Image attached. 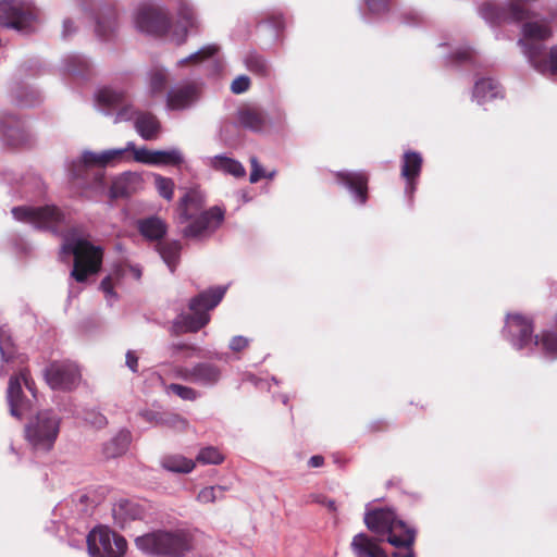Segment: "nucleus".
Returning a JSON list of instances; mask_svg holds the SVG:
<instances>
[{"mask_svg":"<svg viewBox=\"0 0 557 557\" xmlns=\"http://www.w3.org/2000/svg\"><path fill=\"white\" fill-rule=\"evenodd\" d=\"M205 197L197 188H190L180 199L176 210V224L185 239L202 242L210 238L222 225L225 210L213 206L202 210Z\"/></svg>","mask_w":557,"mask_h":557,"instance_id":"nucleus-1","label":"nucleus"},{"mask_svg":"<svg viewBox=\"0 0 557 557\" xmlns=\"http://www.w3.org/2000/svg\"><path fill=\"white\" fill-rule=\"evenodd\" d=\"M522 37L518 40L528 63L540 74L554 76L557 74V45L548 51L545 42L553 32L548 22L531 21L522 25Z\"/></svg>","mask_w":557,"mask_h":557,"instance_id":"nucleus-2","label":"nucleus"},{"mask_svg":"<svg viewBox=\"0 0 557 557\" xmlns=\"http://www.w3.org/2000/svg\"><path fill=\"white\" fill-rule=\"evenodd\" d=\"M73 257L71 276L84 283L90 274L97 273L102 264L103 249L90 243L77 228H72L63 236L60 258Z\"/></svg>","mask_w":557,"mask_h":557,"instance_id":"nucleus-3","label":"nucleus"},{"mask_svg":"<svg viewBox=\"0 0 557 557\" xmlns=\"http://www.w3.org/2000/svg\"><path fill=\"white\" fill-rule=\"evenodd\" d=\"M504 338L516 350L532 351L534 347H540L547 357L557 358V335L545 331L541 336H533L532 320L521 314L506 315L505 326L503 329Z\"/></svg>","mask_w":557,"mask_h":557,"instance_id":"nucleus-4","label":"nucleus"},{"mask_svg":"<svg viewBox=\"0 0 557 557\" xmlns=\"http://www.w3.org/2000/svg\"><path fill=\"white\" fill-rule=\"evenodd\" d=\"M135 545L150 557H184L193 548V536L184 529L157 530L137 536Z\"/></svg>","mask_w":557,"mask_h":557,"instance_id":"nucleus-5","label":"nucleus"},{"mask_svg":"<svg viewBox=\"0 0 557 557\" xmlns=\"http://www.w3.org/2000/svg\"><path fill=\"white\" fill-rule=\"evenodd\" d=\"M225 293V286H218L191 298L188 304L190 312H182L173 320L171 334L196 333L205 327L210 321L209 311L220 304Z\"/></svg>","mask_w":557,"mask_h":557,"instance_id":"nucleus-6","label":"nucleus"},{"mask_svg":"<svg viewBox=\"0 0 557 557\" xmlns=\"http://www.w3.org/2000/svg\"><path fill=\"white\" fill-rule=\"evenodd\" d=\"M363 521L370 531L380 535L387 534L386 541L395 547H409L416 541V530L398 519L392 509L368 510Z\"/></svg>","mask_w":557,"mask_h":557,"instance_id":"nucleus-7","label":"nucleus"},{"mask_svg":"<svg viewBox=\"0 0 557 557\" xmlns=\"http://www.w3.org/2000/svg\"><path fill=\"white\" fill-rule=\"evenodd\" d=\"M40 21V10L29 0H1L0 25L21 34L35 32Z\"/></svg>","mask_w":557,"mask_h":557,"instance_id":"nucleus-8","label":"nucleus"},{"mask_svg":"<svg viewBox=\"0 0 557 557\" xmlns=\"http://www.w3.org/2000/svg\"><path fill=\"white\" fill-rule=\"evenodd\" d=\"M60 417L52 410L37 412L25 425V437L36 451H49L60 432Z\"/></svg>","mask_w":557,"mask_h":557,"instance_id":"nucleus-9","label":"nucleus"},{"mask_svg":"<svg viewBox=\"0 0 557 557\" xmlns=\"http://www.w3.org/2000/svg\"><path fill=\"white\" fill-rule=\"evenodd\" d=\"M13 218L22 223L32 225L36 230L58 233V228L66 223L65 213L54 205L39 207L18 206L11 210Z\"/></svg>","mask_w":557,"mask_h":557,"instance_id":"nucleus-10","label":"nucleus"},{"mask_svg":"<svg viewBox=\"0 0 557 557\" xmlns=\"http://www.w3.org/2000/svg\"><path fill=\"white\" fill-rule=\"evenodd\" d=\"M36 399L34 381L26 369L17 375H12L7 389V400L10 413L16 419H22L33 408Z\"/></svg>","mask_w":557,"mask_h":557,"instance_id":"nucleus-11","label":"nucleus"},{"mask_svg":"<svg viewBox=\"0 0 557 557\" xmlns=\"http://www.w3.org/2000/svg\"><path fill=\"white\" fill-rule=\"evenodd\" d=\"M95 102L102 114L114 116V123L135 120L139 113L128 101L126 92L113 87L100 88L95 95Z\"/></svg>","mask_w":557,"mask_h":557,"instance_id":"nucleus-12","label":"nucleus"},{"mask_svg":"<svg viewBox=\"0 0 557 557\" xmlns=\"http://www.w3.org/2000/svg\"><path fill=\"white\" fill-rule=\"evenodd\" d=\"M38 73V62L30 60L18 65L13 79L9 84L8 97L10 102L23 108H30L41 101V95L23 78L35 76Z\"/></svg>","mask_w":557,"mask_h":557,"instance_id":"nucleus-13","label":"nucleus"},{"mask_svg":"<svg viewBox=\"0 0 557 557\" xmlns=\"http://www.w3.org/2000/svg\"><path fill=\"white\" fill-rule=\"evenodd\" d=\"M83 11L88 12L95 20L96 35L102 41H110L119 29L117 12L111 0H78Z\"/></svg>","mask_w":557,"mask_h":557,"instance_id":"nucleus-14","label":"nucleus"},{"mask_svg":"<svg viewBox=\"0 0 557 557\" xmlns=\"http://www.w3.org/2000/svg\"><path fill=\"white\" fill-rule=\"evenodd\" d=\"M0 139L4 146L13 149H32L37 143L28 124L9 112L0 114Z\"/></svg>","mask_w":557,"mask_h":557,"instance_id":"nucleus-15","label":"nucleus"},{"mask_svg":"<svg viewBox=\"0 0 557 557\" xmlns=\"http://www.w3.org/2000/svg\"><path fill=\"white\" fill-rule=\"evenodd\" d=\"M87 547L90 557H123L127 542L108 527H97L87 535Z\"/></svg>","mask_w":557,"mask_h":557,"instance_id":"nucleus-16","label":"nucleus"},{"mask_svg":"<svg viewBox=\"0 0 557 557\" xmlns=\"http://www.w3.org/2000/svg\"><path fill=\"white\" fill-rule=\"evenodd\" d=\"M45 380L52 389L70 392L77 387L81 372L76 363L62 360L52 361L44 371Z\"/></svg>","mask_w":557,"mask_h":557,"instance_id":"nucleus-17","label":"nucleus"},{"mask_svg":"<svg viewBox=\"0 0 557 557\" xmlns=\"http://www.w3.org/2000/svg\"><path fill=\"white\" fill-rule=\"evenodd\" d=\"M203 84L200 81H183L166 92V108L185 111L195 107L201 98Z\"/></svg>","mask_w":557,"mask_h":557,"instance_id":"nucleus-18","label":"nucleus"},{"mask_svg":"<svg viewBox=\"0 0 557 557\" xmlns=\"http://www.w3.org/2000/svg\"><path fill=\"white\" fill-rule=\"evenodd\" d=\"M134 23L139 32L153 35H164L171 26V20L165 11L152 5L138 8Z\"/></svg>","mask_w":557,"mask_h":557,"instance_id":"nucleus-19","label":"nucleus"},{"mask_svg":"<svg viewBox=\"0 0 557 557\" xmlns=\"http://www.w3.org/2000/svg\"><path fill=\"white\" fill-rule=\"evenodd\" d=\"M177 375L188 383L210 388L218 385L221 381L222 370L212 362L201 361L190 367L178 369Z\"/></svg>","mask_w":557,"mask_h":557,"instance_id":"nucleus-20","label":"nucleus"},{"mask_svg":"<svg viewBox=\"0 0 557 557\" xmlns=\"http://www.w3.org/2000/svg\"><path fill=\"white\" fill-rule=\"evenodd\" d=\"M135 161L151 166L180 168L185 162V156L177 147H171L166 150H150L141 147L135 151Z\"/></svg>","mask_w":557,"mask_h":557,"instance_id":"nucleus-21","label":"nucleus"},{"mask_svg":"<svg viewBox=\"0 0 557 557\" xmlns=\"http://www.w3.org/2000/svg\"><path fill=\"white\" fill-rule=\"evenodd\" d=\"M338 184L351 195L352 200L363 206L368 199V176L363 172L338 171L335 174Z\"/></svg>","mask_w":557,"mask_h":557,"instance_id":"nucleus-22","label":"nucleus"},{"mask_svg":"<svg viewBox=\"0 0 557 557\" xmlns=\"http://www.w3.org/2000/svg\"><path fill=\"white\" fill-rule=\"evenodd\" d=\"M138 416L153 426H164L177 432L184 431L188 426L185 418L173 412L143 409Z\"/></svg>","mask_w":557,"mask_h":557,"instance_id":"nucleus-23","label":"nucleus"},{"mask_svg":"<svg viewBox=\"0 0 557 557\" xmlns=\"http://www.w3.org/2000/svg\"><path fill=\"white\" fill-rule=\"evenodd\" d=\"M236 120L240 127L252 133H263L269 124L265 111L258 106L239 108Z\"/></svg>","mask_w":557,"mask_h":557,"instance_id":"nucleus-24","label":"nucleus"},{"mask_svg":"<svg viewBox=\"0 0 557 557\" xmlns=\"http://www.w3.org/2000/svg\"><path fill=\"white\" fill-rule=\"evenodd\" d=\"M205 164L214 171L232 175L235 178H243L246 176L245 166L236 159L230 158L226 154H216L213 157H206Z\"/></svg>","mask_w":557,"mask_h":557,"instance_id":"nucleus-25","label":"nucleus"},{"mask_svg":"<svg viewBox=\"0 0 557 557\" xmlns=\"http://www.w3.org/2000/svg\"><path fill=\"white\" fill-rule=\"evenodd\" d=\"M134 126L138 135L145 140H154L161 132V123L150 112H139L135 119Z\"/></svg>","mask_w":557,"mask_h":557,"instance_id":"nucleus-26","label":"nucleus"},{"mask_svg":"<svg viewBox=\"0 0 557 557\" xmlns=\"http://www.w3.org/2000/svg\"><path fill=\"white\" fill-rule=\"evenodd\" d=\"M61 69L65 74L87 78L92 72V63L83 54L71 53L63 58Z\"/></svg>","mask_w":557,"mask_h":557,"instance_id":"nucleus-27","label":"nucleus"},{"mask_svg":"<svg viewBox=\"0 0 557 557\" xmlns=\"http://www.w3.org/2000/svg\"><path fill=\"white\" fill-rule=\"evenodd\" d=\"M112 515L115 524L124 529L128 521L141 518L143 509L132 500L121 499L113 506Z\"/></svg>","mask_w":557,"mask_h":557,"instance_id":"nucleus-28","label":"nucleus"},{"mask_svg":"<svg viewBox=\"0 0 557 557\" xmlns=\"http://www.w3.org/2000/svg\"><path fill=\"white\" fill-rule=\"evenodd\" d=\"M502 97V87L493 78H481L475 82L472 98L473 100L482 106L493 99Z\"/></svg>","mask_w":557,"mask_h":557,"instance_id":"nucleus-29","label":"nucleus"},{"mask_svg":"<svg viewBox=\"0 0 557 557\" xmlns=\"http://www.w3.org/2000/svg\"><path fill=\"white\" fill-rule=\"evenodd\" d=\"M127 277V262H121L115 264L112 272L101 281L100 288L104 293L109 306H112L117 299V295L113 290V285Z\"/></svg>","mask_w":557,"mask_h":557,"instance_id":"nucleus-30","label":"nucleus"},{"mask_svg":"<svg viewBox=\"0 0 557 557\" xmlns=\"http://www.w3.org/2000/svg\"><path fill=\"white\" fill-rule=\"evenodd\" d=\"M138 231L146 239L159 243L166 235L168 225L162 219L152 215L138 221Z\"/></svg>","mask_w":557,"mask_h":557,"instance_id":"nucleus-31","label":"nucleus"},{"mask_svg":"<svg viewBox=\"0 0 557 557\" xmlns=\"http://www.w3.org/2000/svg\"><path fill=\"white\" fill-rule=\"evenodd\" d=\"M351 549L358 557H388L366 533H358L354 536Z\"/></svg>","mask_w":557,"mask_h":557,"instance_id":"nucleus-32","label":"nucleus"},{"mask_svg":"<svg viewBox=\"0 0 557 557\" xmlns=\"http://www.w3.org/2000/svg\"><path fill=\"white\" fill-rule=\"evenodd\" d=\"M156 250L171 272H174L181 257L182 244L178 240H161L157 243Z\"/></svg>","mask_w":557,"mask_h":557,"instance_id":"nucleus-33","label":"nucleus"},{"mask_svg":"<svg viewBox=\"0 0 557 557\" xmlns=\"http://www.w3.org/2000/svg\"><path fill=\"white\" fill-rule=\"evenodd\" d=\"M132 434L127 430H121L103 445V454L107 458L122 456L128 449Z\"/></svg>","mask_w":557,"mask_h":557,"instance_id":"nucleus-34","label":"nucleus"},{"mask_svg":"<svg viewBox=\"0 0 557 557\" xmlns=\"http://www.w3.org/2000/svg\"><path fill=\"white\" fill-rule=\"evenodd\" d=\"M25 181L26 177H24L21 173L14 171L13 169L0 165V182L9 187L8 194L13 196H23L26 194L27 190L25 189Z\"/></svg>","mask_w":557,"mask_h":557,"instance_id":"nucleus-35","label":"nucleus"},{"mask_svg":"<svg viewBox=\"0 0 557 557\" xmlns=\"http://www.w3.org/2000/svg\"><path fill=\"white\" fill-rule=\"evenodd\" d=\"M137 181L136 174L123 173L112 182L110 197L113 199L129 197L135 191Z\"/></svg>","mask_w":557,"mask_h":557,"instance_id":"nucleus-36","label":"nucleus"},{"mask_svg":"<svg viewBox=\"0 0 557 557\" xmlns=\"http://www.w3.org/2000/svg\"><path fill=\"white\" fill-rule=\"evenodd\" d=\"M423 159L420 152L408 150L403 154L401 177L404 180L418 178L422 169Z\"/></svg>","mask_w":557,"mask_h":557,"instance_id":"nucleus-37","label":"nucleus"},{"mask_svg":"<svg viewBox=\"0 0 557 557\" xmlns=\"http://www.w3.org/2000/svg\"><path fill=\"white\" fill-rule=\"evenodd\" d=\"M138 150L133 141L126 143L125 147L111 148L101 151V158L104 160V165H114L119 162L135 160V151Z\"/></svg>","mask_w":557,"mask_h":557,"instance_id":"nucleus-38","label":"nucleus"},{"mask_svg":"<svg viewBox=\"0 0 557 557\" xmlns=\"http://www.w3.org/2000/svg\"><path fill=\"white\" fill-rule=\"evenodd\" d=\"M87 166L106 168L104 160L101 158V151L95 152L90 150H84L81 157L72 162V175L74 177H79L82 175L83 168Z\"/></svg>","mask_w":557,"mask_h":557,"instance_id":"nucleus-39","label":"nucleus"},{"mask_svg":"<svg viewBox=\"0 0 557 557\" xmlns=\"http://www.w3.org/2000/svg\"><path fill=\"white\" fill-rule=\"evenodd\" d=\"M177 14L181 20V22L184 25L183 34L180 38H177L176 42L183 44L186 38L187 28L196 27L197 26V14L191 3H189L186 0H181L177 8Z\"/></svg>","mask_w":557,"mask_h":557,"instance_id":"nucleus-40","label":"nucleus"},{"mask_svg":"<svg viewBox=\"0 0 557 557\" xmlns=\"http://www.w3.org/2000/svg\"><path fill=\"white\" fill-rule=\"evenodd\" d=\"M245 65L249 72L262 78L269 77L272 72L270 62L256 52L246 55Z\"/></svg>","mask_w":557,"mask_h":557,"instance_id":"nucleus-41","label":"nucleus"},{"mask_svg":"<svg viewBox=\"0 0 557 557\" xmlns=\"http://www.w3.org/2000/svg\"><path fill=\"white\" fill-rule=\"evenodd\" d=\"M161 466L170 472L189 473L194 469L195 462L181 455H172L162 458Z\"/></svg>","mask_w":557,"mask_h":557,"instance_id":"nucleus-42","label":"nucleus"},{"mask_svg":"<svg viewBox=\"0 0 557 557\" xmlns=\"http://www.w3.org/2000/svg\"><path fill=\"white\" fill-rule=\"evenodd\" d=\"M169 82V72L164 67H154L148 73V87L152 95L162 94Z\"/></svg>","mask_w":557,"mask_h":557,"instance_id":"nucleus-43","label":"nucleus"},{"mask_svg":"<svg viewBox=\"0 0 557 557\" xmlns=\"http://www.w3.org/2000/svg\"><path fill=\"white\" fill-rule=\"evenodd\" d=\"M15 347L12 342L11 332L7 325L0 326V357L3 363L13 360Z\"/></svg>","mask_w":557,"mask_h":557,"instance_id":"nucleus-44","label":"nucleus"},{"mask_svg":"<svg viewBox=\"0 0 557 557\" xmlns=\"http://www.w3.org/2000/svg\"><path fill=\"white\" fill-rule=\"evenodd\" d=\"M219 50L216 45H206L199 50L190 53L189 55L177 61V66H183L187 63H200L212 58Z\"/></svg>","mask_w":557,"mask_h":557,"instance_id":"nucleus-45","label":"nucleus"},{"mask_svg":"<svg viewBox=\"0 0 557 557\" xmlns=\"http://www.w3.org/2000/svg\"><path fill=\"white\" fill-rule=\"evenodd\" d=\"M473 60L474 52L469 47H458L446 57V62L449 65H461L466 63H472Z\"/></svg>","mask_w":557,"mask_h":557,"instance_id":"nucleus-46","label":"nucleus"},{"mask_svg":"<svg viewBox=\"0 0 557 557\" xmlns=\"http://www.w3.org/2000/svg\"><path fill=\"white\" fill-rule=\"evenodd\" d=\"M196 460L203 465H219L223 461V455L212 446L202 448Z\"/></svg>","mask_w":557,"mask_h":557,"instance_id":"nucleus-47","label":"nucleus"},{"mask_svg":"<svg viewBox=\"0 0 557 557\" xmlns=\"http://www.w3.org/2000/svg\"><path fill=\"white\" fill-rule=\"evenodd\" d=\"M166 392L175 394L177 397H180L183 400L194 401L199 397V393L196 389H194L193 387L176 384V383H171L166 387Z\"/></svg>","mask_w":557,"mask_h":557,"instance_id":"nucleus-48","label":"nucleus"},{"mask_svg":"<svg viewBox=\"0 0 557 557\" xmlns=\"http://www.w3.org/2000/svg\"><path fill=\"white\" fill-rule=\"evenodd\" d=\"M154 184L161 197L166 200H171L173 198L174 181L172 178L157 174L154 176Z\"/></svg>","mask_w":557,"mask_h":557,"instance_id":"nucleus-49","label":"nucleus"},{"mask_svg":"<svg viewBox=\"0 0 557 557\" xmlns=\"http://www.w3.org/2000/svg\"><path fill=\"white\" fill-rule=\"evenodd\" d=\"M224 491L225 487L221 485L205 487L198 493L197 499L203 504L213 503L222 497Z\"/></svg>","mask_w":557,"mask_h":557,"instance_id":"nucleus-50","label":"nucleus"},{"mask_svg":"<svg viewBox=\"0 0 557 557\" xmlns=\"http://www.w3.org/2000/svg\"><path fill=\"white\" fill-rule=\"evenodd\" d=\"M250 87V78L247 75L237 76L231 84V91L235 95L246 92Z\"/></svg>","mask_w":557,"mask_h":557,"instance_id":"nucleus-51","label":"nucleus"},{"mask_svg":"<svg viewBox=\"0 0 557 557\" xmlns=\"http://www.w3.org/2000/svg\"><path fill=\"white\" fill-rule=\"evenodd\" d=\"M84 419L86 422L90 423L91 425L98 429L107 424V418L102 413L95 410L86 411Z\"/></svg>","mask_w":557,"mask_h":557,"instance_id":"nucleus-52","label":"nucleus"},{"mask_svg":"<svg viewBox=\"0 0 557 557\" xmlns=\"http://www.w3.org/2000/svg\"><path fill=\"white\" fill-rule=\"evenodd\" d=\"M391 0H364V3L372 14H381L388 10Z\"/></svg>","mask_w":557,"mask_h":557,"instance_id":"nucleus-53","label":"nucleus"},{"mask_svg":"<svg viewBox=\"0 0 557 557\" xmlns=\"http://www.w3.org/2000/svg\"><path fill=\"white\" fill-rule=\"evenodd\" d=\"M251 172L249 176V182L251 184L257 183L261 177L265 176V172L263 171L261 164L257 157L250 158Z\"/></svg>","mask_w":557,"mask_h":557,"instance_id":"nucleus-54","label":"nucleus"},{"mask_svg":"<svg viewBox=\"0 0 557 557\" xmlns=\"http://www.w3.org/2000/svg\"><path fill=\"white\" fill-rule=\"evenodd\" d=\"M420 15L412 10H405L400 13V22L405 25H418L420 23Z\"/></svg>","mask_w":557,"mask_h":557,"instance_id":"nucleus-55","label":"nucleus"},{"mask_svg":"<svg viewBox=\"0 0 557 557\" xmlns=\"http://www.w3.org/2000/svg\"><path fill=\"white\" fill-rule=\"evenodd\" d=\"M249 345V339L242 335L233 336L230 341L228 347L233 351H242Z\"/></svg>","mask_w":557,"mask_h":557,"instance_id":"nucleus-56","label":"nucleus"},{"mask_svg":"<svg viewBox=\"0 0 557 557\" xmlns=\"http://www.w3.org/2000/svg\"><path fill=\"white\" fill-rule=\"evenodd\" d=\"M76 33V27L71 18H65L62 24L61 36L63 39H69L73 34Z\"/></svg>","mask_w":557,"mask_h":557,"instance_id":"nucleus-57","label":"nucleus"},{"mask_svg":"<svg viewBox=\"0 0 557 557\" xmlns=\"http://www.w3.org/2000/svg\"><path fill=\"white\" fill-rule=\"evenodd\" d=\"M126 366L127 368L133 372V373H137L138 372V358L137 356L134 354V351L132 350H128L126 352Z\"/></svg>","mask_w":557,"mask_h":557,"instance_id":"nucleus-58","label":"nucleus"},{"mask_svg":"<svg viewBox=\"0 0 557 557\" xmlns=\"http://www.w3.org/2000/svg\"><path fill=\"white\" fill-rule=\"evenodd\" d=\"M312 500L323 506H326L332 511L336 510L335 500L333 499H329L322 495H312Z\"/></svg>","mask_w":557,"mask_h":557,"instance_id":"nucleus-59","label":"nucleus"},{"mask_svg":"<svg viewBox=\"0 0 557 557\" xmlns=\"http://www.w3.org/2000/svg\"><path fill=\"white\" fill-rule=\"evenodd\" d=\"M128 277L139 281L143 276V268L139 264L127 263Z\"/></svg>","mask_w":557,"mask_h":557,"instance_id":"nucleus-60","label":"nucleus"},{"mask_svg":"<svg viewBox=\"0 0 557 557\" xmlns=\"http://www.w3.org/2000/svg\"><path fill=\"white\" fill-rule=\"evenodd\" d=\"M268 22L276 32L284 27V21L281 15H273L268 20Z\"/></svg>","mask_w":557,"mask_h":557,"instance_id":"nucleus-61","label":"nucleus"},{"mask_svg":"<svg viewBox=\"0 0 557 557\" xmlns=\"http://www.w3.org/2000/svg\"><path fill=\"white\" fill-rule=\"evenodd\" d=\"M189 348L187 344L184 343H173L169 345L168 349L172 356H176L180 351Z\"/></svg>","mask_w":557,"mask_h":557,"instance_id":"nucleus-62","label":"nucleus"},{"mask_svg":"<svg viewBox=\"0 0 557 557\" xmlns=\"http://www.w3.org/2000/svg\"><path fill=\"white\" fill-rule=\"evenodd\" d=\"M324 465V458L321 455H314L308 460V466L311 468H319Z\"/></svg>","mask_w":557,"mask_h":557,"instance_id":"nucleus-63","label":"nucleus"},{"mask_svg":"<svg viewBox=\"0 0 557 557\" xmlns=\"http://www.w3.org/2000/svg\"><path fill=\"white\" fill-rule=\"evenodd\" d=\"M418 178H410V180H405L406 181V187H405V193L407 195H409L410 197H412L414 190H416V182H417Z\"/></svg>","mask_w":557,"mask_h":557,"instance_id":"nucleus-64","label":"nucleus"}]
</instances>
